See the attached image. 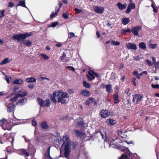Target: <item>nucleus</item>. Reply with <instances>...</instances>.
Masks as SVG:
<instances>
[{
	"label": "nucleus",
	"mask_w": 159,
	"mask_h": 159,
	"mask_svg": "<svg viewBox=\"0 0 159 159\" xmlns=\"http://www.w3.org/2000/svg\"><path fill=\"white\" fill-rule=\"evenodd\" d=\"M4 11H1L0 12V18L4 16Z\"/></svg>",
	"instance_id": "63"
},
{
	"label": "nucleus",
	"mask_w": 159,
	"mask_h": 159,
	"mask_svg": "<svg viewBox=\"0 0 159 159\" xmlns=\"http://www.w3.org/2000/svg\"><path fill=\"white\" fill-rule=\"evenodd\" d=\"M19 6H20L23 7H25L27 8L25 5V0H20L19 1V3L16 6V9H17V7Z\"/></svg>",
	"instance_id": "16"
},
{
	"label": "nucleus",
	"mask_w": 159,
	"mask_h": 159,
	"mask_svg": "<svg viewBox=\"0 0 159 159\" xmlns=\"http://www.w3.org/2000/svg\"><path fill=\"white\" fill-rule=\"evenodd\" d=\"M120 150L125 152H129V149L125 147L120 146Z\"/></svg>",
	"instance_id": "28"
},
{
	"label": "nucleus",
	"mask_w": 159,
	"mask_h": 159,
	"mask_svg": "<svg viewBox=\"0 0 159 159\" xmlns=\"http://www.w3.org/2000/svg\"><path fill=\"white\" fill-rule=\"evenodd\" d=\"M13 83L16 84L21 85L24 84V81L20 78H18L13 80Z\"/></svg>",
	"instance_id": "15"
},
{
	"label": "nucleus",
	"mask_w": 159,
	"mask_h": 159,
	"mask_svg": "<svg viewBox=\"0 0 159 159\" xmlns=\"http://www.w3.org/2000/svg\"><path fill=\"white\" fill-rule=\"evenodd\" d=\"M25 81L27 83L35 82L36 81V80L34 77H31L26 78Z\"/></svg>",
	"instance_id": "20"
},
{
	"label": "nucleus",
	"mask_w": 159,
	"mask_h": 159,
	"mask_svg": "<svg viewBox=\"0 0 159 159\" xmlns=\"http://www.w3.org/2000/svg\"><path fill=\"white\" fill-rule=\"evenodd\" d=\"M126 46L129 49L136 50L137 48L136 45L135 43H129L126 44Z\"/></svg>",
	"instance_id": "12"
},
{
	"label": "nucleus",
	"mask_w": 159,
	"mask_h": 159,
	"mask_svg": "<svg viewBox=\"0 0 159 159\" xmlns=\"http://www.w3.org/2000/svg\"><path fill=\"white\" fill-rule=\"evenodd\" d=\"M7 108V111L8 112H11L14 111L15 106L13 103L6 104Z\"/></svg>",
	"instance_id": "14"
},
{
	"label": "nucleus",
	"mask_w": 159,
	"mask_h": 159,
	"mask_svg": "<svg viewBox=\"0 0 159 159\" xmlns=\"http://www.w3.org/2000/svg\"><path fill=\"white\" fill-rule=\"evenodd\" d=\"M38 101L39 104L41 106L48 107L50 105V100L48 98L44 101L40 98H38Z\"/></svg>",
	"instance_id": "6"
},
{
	"label": "nucleus",
	"mask_w": 159,
	"mask_h": 159,
	"mask_svg": "<svg viewBox=\"0 0 159 159\" xmlns=\"http://www.w3.org/2000/svg\"><path fill=\"white\" fill-rule=\"evenodd\" d=\"M122 23L125 25L128 24L130 21V19L129 18H124L122 19Z\"/></svg>",
	"instance_id": "24"
},
{
	"label": "nucleus",
	"mask_w": 159,
	"mask_h": 159,
	"mask_svg": "<svg viewBox=\"0 0 159 159\" xmlns=\"http://www.w3.org/2000/svg\"><path fill=\"white\" fill-rule=\"evenodd\" d=\"M88 79L90 81H92L93 79L95 78V76L93 73H92L90 72H88V75H87Z\"/></svg>",
	"instance_id": "21"
},
{
	"label": "nucleus",
	"mask_w": 159,
	"mask_h": 159,
	"mask_svg": "<svg viewBox=\"0 0 159 159\" xmlns=\"http://www.w3.org/2000/svg\"><path fill=\"white\" fill-rule=\"evenodd\" d=\"M14 6V4L13 3V2H8V7H12L13 6Z\"/></svg>",
	"instance_id": "52"
},
{
	"label": "nucleus",
	"mask_w": 159,
	"mask_h": 159,
	"mask_svg": "<svg viewBox=\"0 0 159 159\" xmlns=\"http://www.w3.org/2000/svg\"><path fill=\"white\" fill-rule=\"evenodd\" d=\"M84 86L86 88H89L90 87L91 85L89 84L87 82L85 81H84L83 82Z\"/></svg>",
	"instance_id": "38"
},
{
	"label": "nucleus",
	"mask_w": 159,
	"mask_h": 159,
	"mask_svg": "<svg viewBox=\"0 0 159 159\" xmlns=\"http://www.w3.org/2000/svg\"><path fill=\"white\" fill-rule=\"evenodd\" d=\"M58 102H60L61 104H66V101L63 98L60 97L59 98L58 100Z\"/></svg>",
	"instance_id": "30"
},
{
	"label": "nucleus",
	"mask_w": 159,
	"mask_h": 159,
	"mask_svg": "<svg viewBox=\"0 0 159 159\" xmlns=\"http://www.w3.org/2000/svg\"><path fill=\"white\" fill-rule=\"evenodd\" d=\"M18 98L17 97V96L16 95L15 97H14L13 98H11L10 99V100L13 102H15L17 100Z\"/></svg>",
	"instance_id": "49"
},
{
	"label": "nucleus",
	"mask_w": 159,
	"mask_h": 159,
	"mask_svg": "<svg viewBox=\"0 0 159 159\" xmlns=\"http://www.w3.org/2000/svg\"><path fill=\"white\" fill-rule=\"evenodd\" d=\"M151 86L153 89H159V85L158 84H152Z\"/></svg>",
	"instance_id": "48"
},
{
	"label": "nucleus",
	"mask_w": 159,
	"mask_h": 159,
	"mask_svg": "<svg viewBox=\"0 0 159 159\" xmlns=\"http://www.w3.org/2000/svg\"><path fill=\"white\" fill-rule=\"evenodd\" d=\"M143 96L139 94H136L133 95V101L134 102H138L141 100L143 98Z\"/></svg>",
	"instance_id": "11"
},
{
	"label": "nucleus",
	"mask_w": 159,
	"mask_h": 159,
	"mask_svg": "<svg viewBox=\"0 0 159 159\" xmlns=\"http://www.w3.org/2000/svg\"><path fill=\"white\" fill-rule=\"evenodd\" d=\"M21 93L22 94L23 97H24L27 95L28 93L26 91H23Z\"/></svg>",
	"instance_id": "54"
},
{
	"label": "nucleus",
	"mask_w": 159,
	"mask_h": 159,
	"mask_svg": "<svg viewBox=\"0 0 159 159\" xmlns=\"http://www.w3.org/2000/svg\"><path fill=\"white\" fill-rule=\"evenodd\" d=\"M61 97L63 98H69V96L68 93H66L63 92L62 91V92L61 93Z\"/></svg>",
	"instance_id": "32"
},
{
	"label": "nucleus",
	"mask_w": 159,
	"mask_h": 159,
	"mask_svg": "<svg viewBox=\"0 0 159 159\" xmlns=\"http://www.w3.org/2000/svg\"><path fill=\"white\" fill-rule=\"evenodd\" d=\"M63 16L65 19H67L68 16V13L67 12L64 13L63 14Z\"/></svg>",
	"instance_id": "56"
},
{
	"label": "nucleus",
	"mask_w": 159,
	"mask_h": 159,
	"mask_svg": "<svg viewBox=\"0 0 159 159\" xmlns=\"http://www.w3.org/2000/svg\"><path fill=\"white\" fill-rule=\"evenodd\" d=\"M93 99L91 97H90L89 98V99L86 100L85 102L87 105H89L90 103L93 102Z\"/></svg>",
	"instance_id": "34"
},
{
	"label": "nucleus",
	"mask_w": 159,
	"mask_h": 159,
	"mask_svg": "<svg viewBox=\"0 0 159 159\" xmlns=\"http://www.w3.org/2000/svg\"><path fill=\"white\" fill-rule=\"evenodd\" d=\"M93 9L94 10H104V8L103 7L94 6L93 7Z\"/></svg>",
	"instance_id": "40"
},
{
	"label": "nucleus",
	"mask_w": 159,
	"mask_h": 159,
	"mask_svg": "<svg viewBox=\"0 0 159 159\" xmlns=\"http://www.w3.org/2000/svg\"><path fill=\"white\" fill-rule=\"evenodd\" d=\"M118 96L117 94H115L114 96V101L115 103H117L118 102Z\"/></svg>",
	"instance_id": "39"
},
{
	"label": "nucleus",
	"mask_w": 159,
	"mask_h": 159,
	"mask_svg": "<svg viewBox=\"0 0 159 159\" xmlns=\"http://www.w3.org/2000/svg\"><path fill=\"white\" fill-rule=\"evenodd\" d=\"M66 54L65 53H63L62 56L61 57V60H63L64 59V58L66 57Z\"/></svg>",
	"instance_id": "61"
},
{
	"label": "nucleus",
	"mask_w": 159,
	"mask_h": 159,
	"mask_svg": "<svg viewBox=\"0 0 159 159\" xmlns=\"http://www.w3.org/2000/svg\"><path fill=\"white\" fill-rule=\"evenodd\" d=\"M136 80V79L135 77H134L132 80L131 82L133 84V85L136 86V83L135 81Z\"/></svg>",
	"instance_id": "53"
},
{
	"label": "nucleus",
	"mask_w": 159,
	"mask_h": 159,
	"mask_svg": "<svg viewBox=\"0 0 159 159\" xmlns=\"http://www.w3.org/2000/svg\"><path fill=\"white\" fill-rule=\"evenodd\" d=\"M39 79L40 81H42V80H43L44 79H46L48 80H49V79H48L47 78H46V77H42L39 78Z\"/></svg>",
	"instance_id": "59"
},
{
	"label": "nucleus",
	"mask_w": 159,
	"mask_h": 159,
	"mask_svg": "<svg viewBox=\"0 0 159 159\" xmlns=\"http://www.w3.org/2000/svg\"><path fill=\"white\" fill-rule=\"evenodd\" d=\"M107 122L108 124L109 125H114L115 124L114 120L112 119H107Z\"/></svg>",
	"instance_id": "33"
},
{
	"label": "nucleus",
	"mask_w": 159,
	"mask_h": 159,
	"mask_svg": "<svg viewBox=\"0 0 159 159\" xmlns=\"http://www.w3.org/2000/svg\"><path fill=\"white\" fill-rule=\"evenodd\" d=\"M11 79V78L9 77L8 76H6V80L7 83H10V80Z\"/></svg>",
	"instance_id": "57"
},
{
	"label": "nucleus",
	"mask_w": 159,
	"mask_h": 159,
	"mask_svg": "<svg viewBox=\"0 0 159 159\" xmlns=\"http://www.w3.org/2000/svg\"><path fill=\"white\" fill-rule=\"evenodd\" d=\"M51 147H49L45 154V158L48 159H52V158L50 155V152Z\"/></svg>",
	"instance_id": "22"
},
{
	"label": "nucleus",
	"mask_w": 159,
	"mask_h": 159,
	"mask_svg": "<svg viewBox=\"0 0 159 159\" xmlns=\"http://www.w3.org/2000/svg\"><path fill=\"white\" fill-rule=\"evenodd\" d=\"M111 44L113 45H118L119 44V42L117 41H112L111 42Z\"/></svg>",
	"instance_id": "47"
},
{
	"label": "nucleus",
	"mask_w": 159,
	"mask_h": 159,
	"mask_svg": "<svg viewBox=\"0 0 159 159\" xmlns=\"http://www.w3.org/2000/svg\"><path fill=\"white\" fill-rule=\"evenodd\" d=\"M62 140L64 143L63 145L61 146L60 151L61 152L62 150L63 149L65 157L68 158L71 142L69 139L68 136L67 135H65L63 136Z\"/></svg>",
	"instance_id": "1"
},
{
	"label": "nucleus",
	"mask_w": 159,
	"mask_h": 159,
	"mask_svg": "<svg viewBox=\"0 0 159 159\" xmlns=\"http://www.w3.org/2000/svg\"><path fill=\"white\" fill-rule=\"evenodd\" d=\"M133 74L135 76H136V77L138 79H140V77L139 76V74L138 73L137 71L136 70L134 71L133 72Z\"/></svg>",
	"instance_id": "42"
},
{
	"label": "nucleus",
	"mask_w": 159,
	"mask_h": 159,
	"mask_svg": "<svg viewBox=\"0 0 159 159\" xmlns=\"http://www.w3.org/2000/svg\"><path fill=\"white\" fill-rule=\"evenodd\" d=\"M106 89L108 93H111L112 92V87L111 85L107 84L106 86Z\"/></svg>",
	"instance_id": "23"
},
{
	"label": "nucleus",
	"mask_w": 159,
	"mask_h": 159,
	"mask_svg": "<svg viewBox=\"0 0 159 159\" xmlns=\"http://www.w3.org/2000/svg\"><path fill=\"white\" fill-rule=\"evenodd\" d=\"M135 7V4L134 3H130L129 4L126 10H131V9H134Z\"/></svg>",
	"instance_id": "26"
},
{
	"label": "nucleus",
	"mask_w": 159,
	"mask_h": 159,
	"mask_svg": "<svg viewBox=\"0 0 159 159\" xmlns=\"http://www.w3.org/2000/svg\"><path fill=\"white\" fill-rule=\"evenodd\" d=\"M145 61L149 66H151L152 65V64L150 60H146Z\"/></svg>",
	"instance_id": "55"
},
{
	"label": "nucleus",
	"mask_w": 159,
	"mask_h": 159,
	"mask_svg": "<svg viewBox=\"0 0 159 159\" xmlns=\"http://www.w3.org/2000/svg\"><path fill=\"white\" fill-rule=\"evenodd\" d=\"M62 5V3H61L60 2H59V3H58L57 6L58 7H59V8L57 9V10H59L60 8L61 7Z\"/></svg>",
	"instance_id": "62"
},
{
	"label": "nucleus",
	"mask_w": 159,
	"mask_h": 159,
	"mask_svg": "<svg viewBox=\"0 0 159 159\" xmlns=\"http://www.w3.org/2000/svg\"><path fill=\"white\" fill-rule=\"evenodd\" d=\"M32 33H26L25 34H17L14 35L13 38L15 40H17L18 42L24 40L28 37L32 35Z\"/></svg>",
	"instance_id": "3"
},
{
	"label": "nucleus",
	"mask_w": 159,
	"mask_h": 159,
	"mask_svg": "<svg viewBox=\"0 0 159 159\" xmlns=\"http://www.w3.org/2000/svg\"><path fill=\"white\" fill-rule=\"evenodd\" d=\"M28 87L31 89H32L33 88L34 85L33 84H29L28 85Z\"/></svg>",
	"instance_id": "64"
},
{
	"label": "nucleus",
	"mask_w": 159,
	"mask_h": 159,
	"mask_svg": "<svg viewBox=\"0 0 159 159\" xmlns=\"http://www.w3.org/2000/svg\"><path fill=\"white\" fill-rule=\"evenodd\" d=\"M110 112L106 110H102L100 112V115L103 118H105L110 115Z\"/></svg>",
	"instance_id": "10"
},
{
	"label": "nucleus",
	"mask_w": 159,
	"mask_h": 159,
	"mask_svg": "<svg viewBox=\"0 0 159 159\" xmlns=\"http://www.w3.org/2000/svg\"><path fill=\"white\" fill-rule=\"evenodd\" d=\"M40 55L42 56L44 60H47L48 59H49V57L46 54H40Z\"/></svg>",
	"instance_id": "43"
},
{
	"label": "nucleus",
	"mask_w": 159,
	"mask_h": 159,
	"mask_svg": "<svg viewBox=\"0 0 159 159\" xmlns=\"http://www.w3.org/2000/svg\"><path fill=\"white\" fill-rule=\"evenodd\" d=\"M75 34L73 32H69L68 34V38H72L74 37H75Z\"/></svg>",
	"instance_id": "45"
},
{
	"label": "nucleus",
	"mask_w": 159,
	"mask_h": 159,
	"mask_svg": "<svg viewBox=\"0 0 159 159\" xmlns=\"http://www.w3.org/2000/svg\"><path fill=\"white\" fill-rule=\"evenodd\" d=\"M14 133H5L3 137L0 138V143L1 144L4 143V142H2V140H3L5 142H8V143L13 145L14 139V137L12 136V135H14Z\"/></svg>",
	"instance_id": "2"
},
{
	"label": "nucleus",
	"mask_w": 159,
	"mask_h": 159,
	"mask_svg": "<svg viewBox=\"0 0 159 159\" xmlns=\"http://www.w3.org/2000/svg\"><path fill=\"white\" fill-rule=\"evenodd\" d=\"M139 46L140 48L142 49L143 50H145L146 49V45L144 42H142L140 43Z\"/></svg>",
	"instance_id": "29"
},
{
	"label": "nucleus",
	"mask_w": 159,
	"mask_h": 159,
	"mask_svg": "<svg viewBox=\"0 0 159 159\" xmlns=\"http://www.w3.org/2000/svg\"><path fill=\"white\" fill-rule=\"evenodd\" d=\"M132 158L131 157L128 153L126 154H123L120 157V159H132Z\"/></svg>",
	"instance_id": "17"
},
{
	"label": "nucleus",
	"mask_w": 159,
	"mask_h": 159,
	"mask_svg": "<svg viewBox=\"0 0 159 159\" xmlns=\"http://www.w3.org/2000/svg\"><path fill=\"white\" fill-rule=\"evenodd\" d=\"M75 122L77 124V126L83 125V123L81 121V119L80 118L79 119H78L76 120Z\"/></svg>",
	"instance_id": "27"
},
{
	"label": "nucleus",
	"mask_w": 159,
	"mask_h": 159,
	"mask_svg": "<svg viewBox=\"0 0 159 159\" xmlns=\"http://www.w3.org/2000/svg\"><path fill=\"white\" fill-rule=\"evenodd\" d=\"M61 92L62 90H57L54 92L51 96V100L56 103L57 102L56 98L58 99L60 97Z\"/></svg>",
	"instance_id": "5"
},
{
	"label": "nucleus",
	"mask_w": 159,
	"mask_h": 159,
	"mask_svg": "<svg viewBox=\"0 0 159 159\" xmlns=\"http://www.w3.org/2000/svg\"><path fill=\"white\" fill-rule=\"evenodd\" d=\"M41 125L43 129H47L48 127V126L47 125L46 122H42L41 123Z\"/></svg>",
	"instance_id": "37"
},
{
	"label": "nucleus",
	"mask_w": 159,
	"mask_h": 159,
	"mask_svg": "<svg viewBox=\"0 0 159 159\" xmlns=\"http://www.w3.org/2000/svg\"><path fill=\"white\" fill-rule=\"evenodd\" d=\"M13 90L16 93L20 92L21 91V90H19V87L17 86L15 87Z\"/></svg>",
	"instance_id": "46"
},
{
	"label": "nucleus",
	"mask_w": 159,
	"mask_h": 159,
	"mask_svg": "<svg viewBox=\"0 0 159 159\" xmlns=\"http://www.w3.org/2000/svg\"><path fill=\"white\" fill-rule=\"evenodd\" d=\"M11 60L9 58H7L4 59L0 63L1 65H3L8 63L10 62Z\"/></svg>",
	"instance_id": "25"
},
{
	"label": "nucleus",
	"mask_w": 159,
	"mask_h": 159,
	"mask_svg": "<svg viewBox=\"0 0 159 159\" xmlns=\"http://www.w3.org/2000/svg\"><path fill=\"white\" fill-rule=\"evenodd\" d=\"M23 44L25 45H31L32 43L30 40H23Z\"/></svg>",
	"instance_id": "35"
},
{
	"label": "nucleus",
	"mask_w": 159,
	"mask_h": 159,
	"mask_svg": "<svg viewBox=\"0 0 159 159\" xmlns=\"http://www.w3.org/2000/svg\"><path fill=\"white\" fill-rule=\"evenodd\" d=\"M157 46V45L156 44H150L149 45V47L152 48V49H154L155 48H156Z\"/></svg>",
	"instance_id": "51"
},
{
	"label": "nucleus",
	"mask_w": 159,
	"mask_h": 159,
	"mask_svg": "<svg viewBox=\"0 0 159 159\" xmlns=\"http://www.w3.org/2000/svg\"><path fill=\"white\" fill-rule=\"evenodd\" d=\"M127 5L126 3L122 4L120 3V9L121 10L125 9L126 8Z\"/></svg>",
	"instance_id": "41"
},
{
	"label": "nucleus",
	"mask_w": 159,
	"mask_h": 159,
	"mask_svg": "<svg viewBox=\"0 0 159 159\" xmlns=\"http://www.w3.org/2000/svg\"><path fill=\"white\" fill-rule=\"evenodd\" d=\"M27 102V100L26 98H23L19 100L16 104L18 105H22L24 104Z\"/></svg>",
	"instance_id": "19"
},
{
	"label": "nucleus",
	"mask_w": 159,
	"mask_h": 159,
	"mask_svg": "<svg viewBox=\"0 0 159 159\" xmlns=\"http://www.w3.org/2000/svg\"><path fill=\"white\" fill-rule=\"evenodd\" d=\"M80 94L83 96L88 97L90 95L89 91L86 90H81Z\"/></svg>",
	"instance_id": "18"
},
{
	"label": "nucleus",
	"mask_w": 159,
	"mask_h": 159,
	"mask_svg": "<svg viewBox=\"0 0 159 159\" xmlns=\"http://www.w3.org/2000/svg\"><path fill=\"white\" fill-rule=\"evenodd\" d=\"M0 125L4 130H10L11 129V126L10 123L5 119L0 120Z\"/></svg>",
	"instance_id": "4"
},
{
	"label": "nucleus",
	"mask_w": 159,
	"mask_h": 159,
	"mask_svg": "<svg viewBox=\"0 0 159 159\" xmlns=\"http://www.w3.org/2000/svg\"><path fill=\"white\" fill-rule=\"evenodd\" d=\"M156 69H159V61L154 64Z\"/></svg>",
	"instance_id": "50"
},
{
	"label": "nucleus",
	"mask_w": 159,
	"mask_h": 159,
	"mask_svg": "<svg viewBox=\"0 0 159 159\" xmlns=\"http://www.w3.org/2000/svg\"><path fill=\"white\" fill-rule=\"evenodd\" d=\"M32 125L35 126L37 125L36 121L34 120H33L32 121Z\"/></svg>",
	"instance_id": "58"
},
{
	"label": "nucleus",
	"mask_w": 159,
	"mask_h": 159,
	"mask_svg": "<svg viewBox=\"0 0 159 159\" xmlns=\"http://www.w3.org/2000/svg\"><path fill=\"white\" fill-rule=\"evenodd\" d=\"M58 11H53L50 15V17L52 18L57 16Z\"/></svg>",
	"instance_id": "36"
},
{
	"label": "nucleus",
	"mask_w": 159,
	"mask_h": 159,
	"mask_svg": "<svg viewBox=\"0 0 159 159\" xmlns=\"http://www.w3.org/2000/svg\"><path fill=\"white\" fill-rule=\"evenodd\" d=\"M120 136L121 138L125 139L126 138L127 136L126 134L127 132L126 131H124L123 132L120 131Z\"/></svg>",
	"instance_id": "31"
},
{
	"label": "nucleus",
	"mask_w": 159,
	"mask_h": 159,
	"mask_svg": "<svg viewBox=\"0 0 159 159\" xmlns=\"http://www.w3.org/2000/svg\"><path fill=\"white\" fill-rule=\"evenodd\" d=\"M142 29L141 27L139 25H138L132 28L131 31L134 35L139 36V32Z\"/></svg>",
	"instance_id": "9"
},
{
	"label": "nucleus",
	"mask_w": 159,
	"mask_h": 159,
	"mask_svg": "<svg viewBox=\"0 0 159 159\" xmlns=\"http://www.w3.org/2000/svg\"><path fill=\"white\" fill-rule=\"evenodd\" d=\"M126 33V30H121V34L122 35H125Z\"/></svg>",
	"instance_id": "60"
},
{
	"label": "nucleus",
	"mask_w": 159,
	"mask_h": 159,
	"mask_svg": "<svg viewBox=\"0 0 159 159\" xmlns=\"http://www.w3.org/2000/svg\"><path fill=\"white\" fill-rule=\"evenodd\" d=\"M73 132L77 137L83 138V137H85L86 135L85 133H83L78 130L75 129Z\"/></svg>",
	"instance_id": "13"
},
{
	"label": "nucleus",
	"mask_w": 159,
	"mask_h": 159,
	"mask_svg": "<svg viewBox=\"0 0 159 159\" xmlns=\"http://www.w3.org/2000/svg\"><path fill=\"white\" fill-rule=\"evenodd\" d=\"M119 140L118 139H115L112 140L111 143L109 144V147H110L112 146V148L118 149L119 148Z\"/></svg>",
	"instance_id": "7"
},
{
	"label": "nucleus",
	"mask_w": 159,
	"mask_h": 159,
	"mask_svg": "<svg viewBox=\"0 0 159 159\" xmlns=\"http://www.w3.org/2000/svg\"><path fill=\"white\" fill-rule=\"evenodd\" d=\"M20 154H23L25 155V157H28L26 158L25 159H32L33 156L30 155L28 152L26 150L24 149H21L19 151Z\"/></svg>",
	"instance_id": "8"
},
{
	"label": "nucleus",
	"mask_w": 159,
	"mask_h": 159,
	"mask_svg": "<svg viewBox=\"0 0 159 159\" xmlns=\"http://www.w3.org/2000/svg\"><path fill=\"white\" fill-rule=\"evenodd\" d=\"M58 23L57 21L54 22L52 23L51 25L49 26V27H55L56 26V25H58Z\"/></svg>",
	"instance_id": "44"
}]
</instances>
